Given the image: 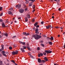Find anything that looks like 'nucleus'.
Here are the masks:
<instances>
[{
	"mask_svg": "<svg viewBox=\"0 0 65 65\" xmlns=\"http://www.w3.org/2000/svg\"><path fill=\"white\" fill-rule=\"evenodd\" d=\"M32 36L33 37H34V38H35V39H38V38H41V36H39L37 34L33 35H32Z\"/></svg>",
	"mask_w": 65,
	"mask_h": 65,
	"instance_id": "obj_1",
	"label": "nucleus"
},
{
	"mask_svg": "<svg viewBox=\"0 0 65 65\" xmlns=\"http://www.w3.org/2000/svg\"><path fill=\"white\" fill-rule=\"evenodd\" d=\"M29 1H31L30 3H29V6L30 7L31 6H32V3H33V2H35L36 0H28Z\"/></svg>",
	"mask_w": 65,
	"mask_h": 65,
	"instance_id": "obj_2",
	"label": "nucleus"
},
{
	"mask_svg": "<svg viewBox=\"0 0 65 65\" xmlns=\"http://www.w3.org/2000/svg\"><path fill=\"white\" fill-rule=\"evenodd\" d=\"M45 52H46V53H47V54H50V53H51L52 52V51H50V50H45Z\"/></svg>",
	"mask_w": 65,
	"mask_h": 65,
	"instance_id": "obj_3",
	"label": "nucleus"
},
{
	"mask_svg": "<svg viewBox=\"0 0 65 65\" xmlns=\"http://www.w3.org/2000/svg\"><path fill=\"white\" fill-rule=\"evenodd\" d=\"M1 46L2 48L0 49V52H1L3 50H4V45H2Z\"/></svg>",
	"mask_w": 65,
	"mask_h": 65,
	"instance_id": "obj_4",
	"label": "nucleus"
},
{
	"mask_svg": "<svg viewBox=\"0 0 65 65\" xmlns=\"http://www.w3.org/2000/svg\"><path fill=\"white\" fill-rule=\"evenodd\" d=\"M2 54L5 57H6V55L5 54V51H2Z\"/></svg>",
	"mask_w": 65,
	"mask_h": 65,
	"instance_id": "obj_5",
	"label": "nucleus"
},
{
	"mask_svg": "<svg viewBox=\"0 0 65 65\" xmlns=\"http://www.w3.org/2000/svg\"><path fill=\"white\" fill-rule=\"evenodd\" d=\"M19 11L20 12V13H23V12H24V9H20L19 10Z\"/></svg>",
	"mask_w": 65,
	"mask_h": 65,
	"instance_id": "obj_6",
	"label": "nucleus"
},
{
	"mask_svg": "<svg viewBox=\"0 0 65 65\" xmlns=\"http://www.w3.org/2000/svg\"><path fill=\"white\" fill-rule=\"evenodd\" d=\"M21 7V5L20 4L19 5H17L16 6V7H18V8H20Z\"/></svg>",
	"mask_w": 65,
	"mask_h": 65,
	"instance_id": "obj_7",
	"label": "nucleus"
},
{
	"mask_svg": "<svg viewBox=\"0 0 65 65\" xmlns=\"http://www.w3.org/2000/svg\"><path fill=\"white\" fill-rule=\"evenodd\" d=\"M19 43L21 44H23L24 45H26V44L25 42H23L20 41L19 42Z\"/></svg>",
	"mask_w": 65,
	"mask_h": 65,
	"instance_id": "obj_8",
	"label": "nucleus"
},
{
	"mask_svg": "<svg viewBox=\"0 0 65 65\" xmlns=\"http://www.w3.org/2000/svg\"><path fill=\"white\" fill-rule=\"evenodd\" d=\"M2 26L3 28H5V27H6V26H5V25L4 23L3 22H2Z\"/></svg>",
	"mask_w": 65,
	"mask_h": 65,
	"instance_id": "obj_9",
	"label": "nucleus"
},
{
	"mask_svg": "<svg viewBox=\"0 0 65 65\" xmlns=\"http://www.w3.org/2000/svg\"><path fill=\"white\" fill-rule=\"evenodd\" d=\"M20 50L22 51V52H23V53H24V52H25V50L23 49V48H20Z\"/></svg>",
	"mask_w": 65,
	"mask_h": 65,
	"instance_id": "obj_10",
	"label": "nucleus"
},
{
	"mask_svg": "<svg viewBox=\"0 0 65 65\" xmlns=\"http://www.w3.org/2000/svg\"><path fill=\"white\" fill-rule=\"evenodd\" d=\"M12 55H15L16 54V53H15V51L13 52H12Z\"/></svg>",
	"mask_w": 65,
	"mask_h": 65,
	"instance_id": "obj_11",
	"label": "nucleus"
},
{
	"mask_svg": "<svg viewBox=\"0 0 65 65\" xmlns=\"http://www.w3.org/2000/svg\"><path fill=\"white\" fill-rule=\"evenodd\" d=\"M44 58L45 61H48V59H47V57H45Z\"/></svg>",
	"mask_w": 65,
	"mask_h": 65,
	"instance_id": "obj_12",
	"label": "nucleus"
},
{
	"mask_svg": "<svg viewBox=\"0 0 65 65\" xmlns=\"http://www.w3.org/2000/svg\"><path fill=\"white\" fill-rule=\"evenodd\" d=\"M27 48L28 49V50L29 51H31V49H30V47L28 46H27Z\"/></svg>",
	"mask_w": 65,
	"mask_h": 65,
	"instance_id": "obj_13",
	"label": "nucleus"
},
{
	"mask_svg": "<svg viewBox=\"0 0 65 65\" xmlns=\"http://www.w3.org/2000/svg\"><path fill=\"white\" fill-rule=\"evenodd\" d=\"M38 62H39V63H40V62H41V60L40 58H39L38 59Z\"/></svg>",
	"mask_w": 65,
	"mask_h": 65,
	"instance_id": "obj_14",
	"label": "nucleus"
},
{
	"mask_svg": "<svg viewBox=\"0 0 65 65\" xmlns=\"http://www.w3.org/2000/svg\"><path fill=\"white\" fill-rule=\"evenodd\" d=\"M49 39H51V40H54V38H53V37H51V38H49Z\"/></svg>",
	"mask_w": 65,
	"mask_h": 65,
	"instance_id": "obj_15",
	"label": "nucleus"
},
{
	"mask_svg": "<svg viewBox=\"0 0 65 65\" xmlns=\"http://www.w3.org/2000/svg\"><path fill=\"white\" fill-rule=\"evenodd\" d=\"M38 24V23L37 22H36L35 24H34V26H36Z\"/></svg>",
	"mask_w": 65,
	"mask_h": 65,
	"instance_id": "obj_16",
	"label": "nucleus"
},
{
	"mask_svg": "<svg viewBox=\"0 0 65 65\" xmlns=\"http://www.w3.org/2000/svg\"><path fill=\"white\" fill-rule=\"evenodd\" d=\"M25 20L26 22H28V18L27 17H25Z\"/></svg>",
	"mask_w": 65,
	"mask_h": 65,
	"instance_id": "obj_17",
	"label": "nucleus"
},
{
	"mask_svg": "<svg viewBox=\"0 0 65 65\" xmlns=\"http://www.w3.org/2000/svg\"><path fill=\"white\" fill-rule=\"evenodd\" d=\"M8 13L9 14H12V12H11L10 11H9L8 12Z\"/></svg>",
	"mask_w": 65,
	"mask_h": 65,
	"instance_id": "obj_18",
	"label": "nucleus"
},
{
	"mask_svg": "<svg viewBox=\"0 0 65 65\" xmlns=\"http://www.w3.org/2000/svg\"><path fill=\"white\" fill-rule=\"evenodd\" d=\"M49 43L50 45H52V44H53V43L51 42H49Z\"/></svg>",
	"mask_w": 65,
	"mask_h": 65,
	"instance_id": "obj_19",
	"label": "nucleus"
},
{
	"mask_svg": "<svg viewBox=\"0 0 65 65\" xmlns=\"http://www.w3.org/2000/svg\"><path fill=\"white\" fill-rule=\"evenodd\" d=\"M10 10H13V8H11L10 9H9Z\"/></svg>",
	"mask_w": 65,
	"mask_h": 65,
	"instance_id": "obj_20",
	"label": "nucleus"
},
{
	"mask_svg": "<svg viewBox=\"0 0 65 65\" xmlns=\"http://www.w3.org/2000/svg\"><path fill=\"white\" fill-rule=\"evenodd\" d=\"M19 51H15V53H16V54H17L18 53V52Z\"/></svg>",
	"mask_w": 65,
	"mask_h": 65,
	"instance_id": "obj_21",
	"label": "nucleus"
},
{
	"mask_svg": "<svg viewBox=\"0 0 65 65\" xmlns=\"http://www.w3.org/2000/svg\"><path fill=\"white\" fill-rule=\"evenodd\" d=\"M0 11L2 10V7H0Z\"/></svg>",
	"mask_w": 65,
	"mask_h": 65,
	"instance_id": "obj_22",
	"label": "nucleus"
},
{
	"mask_svg": "<svg viewBox=\"0 0 65 65\" xmlns=\"http://www.w3.org/2000/svg\"><path fill=\"white\" fill-rule=\"evenodd\" d=\"M2 65V61H0V65Z\"/></svg>",
	"mask_w": 65,
	"mask_h": 65,
	"instance_id": "obj_23",
	"label": "nucleus"
},
{
	"mask_svg": "<svg viewBox=\"0 0 65 65\" xmlns=\"http://www.w3.org/2000/svg\"><path fill=\"white\" fill-rule=\"evenodd\" d=\"M9 48L10 50H11L12 49V47L11 46H10L9 47Z\"/></svg>",
	"mask_w": 65,
	"mask_h": 65,
	"instance_id": "obj_24",
	"label": "nucleus"
},
{
	"mask_svg": "<svg viewBox=\"0 0 65 65\" xmlns=\"http://www.w3.org/2000/svg\"><path fill=\"white\" fill-rule=\"evenodd\" d=\"M11 61V62H12L13 63H14V64L15 63V62H14V61L13 60H12Z\"/></svg>",
	"mask_w": 65,
	"mask_h": 65,
	"instance_id": "obj_25",
	"label": "nucleus"
},
{
	"mask_svg": "<svg viewBox=\"0 0 65 65\" xmlns=\"http://www.w3.org/2000/svg\"><path fill=\"white\" fill-rule=\"evenodd\" d=\"M4 35H5V36H6V37H7V36H8V35L7 33L4 34Z\"/></svg>",
	"mask_w": 65,
	"mask_h": 65,
	"instance_id": "obj_26",
	"label": "nucleus"
},
{
	"mask_svg": "<svg viewBox=\"0 0 65 65\" xmlns=\"http://www.w3.org/2000/svg\"><path fill=\"white\" fill-rule=\"evenodd\" d=\"M29 1H26L25 3H26V4H28V3H29Z\"/></svg>",
	"mask_w": 65,
	"mask_h": 65,
	"instance_id": "obj_27",
	"label": "nucleus"
},
{
	"mask_svg": "<svg viewBox=\"0 0 65 65\" xmlns=\"http://www.w3.org/2000/svg\"><path fill=\"white\" fill-rule=\"evenodd\" d=\"M23 47H24L23 48V49H25L26 48V47L25 46H23Z\"/></svg>",
	"mask_w": 65,
	"mask_h": 65,
	"instance_id": "obj_28",
	"label": "nucleus"
},
{
	"mask_svg": "<svg viewBox=\"0 0 65 65\" xmlns=\"http://www.w3.org/2000/svg\"><path fill=\"white\" fill-rule=\"evenodd\" d=\"M40 55L41 56H43V54L42 53H41L40 54Z\"/></svg>",
	"mask_w": 65,
	"mask_h": 65,
	"instance_id": "obj_29",
	"label": "nucleus"
},
{
	"mask_svg": "<svg viewBox=\"0 0 65 65\" xmlns=\"http://www.w3.org/2000/svg\"><path fill=\"white\" fill-rule=\"evenodd\" d=\"M35 30L36 31H38V28H36V29Z\"/></svg>",
	"mask_w": 65,
	"mask_h": 65,
	"instance_id": "obj_30",
	"label": "nucleus"
},
{
	"mask_svg": "<svg viewBox=\"0 0 65 65\" xmlns=\"http://www.w3.org/2000/svg\"><path fill=\"white\" fill-rule=\"evenodd\" d=\"M37 50L38 51H39V50H40V48L39 47H38L37 48Z\"/></svg>",
	"mask_w": 65,
	"mask_h": 65,
	"instance_id": "obj_31",
	"label": "nucleus"
},
{
	"mask_svg": "<svg viewBox=\"0 0 65 65\" xmlns=\"http://www.w3.org/2000/svg\"><path fill=\"white\" fill-rule=\"evenodd\" d=\"M35 33L36 34H38L39 33V31H36Z\"/></svg>",
	"mask_w": 65,
	"mask_h": 65,
	"instance_id": "obj_32",
	"label": "nucleus"
},
{
	"mask_svg": "<svg viewBox=\"0 0 65 65\" xmlns=\"http://www.w3.org/2000/svg\"><path fill=\"white\" fill-rule=\"evenodd\" d=\"M46 29H49V27L48 26V25L47 26H46Z\"/></svg>",
	"mask_w": 65,
	"mask_h": 65,
	"instance_id": "obj_33",
	"label": "nucleus"
},
{
	"mask_svg": "<svg viewBox=\"0 0 65 65\" xmlns=\"http://www.w3.org/2000/svg\"><path fill=\"white\" fill-rule=\"evenodd\" d=\"M41 45H42V46L43 47H44V44H41Z\"/></svg>",
	"mask_w": 65,
	"mask_h": 65,
	"instance_id": "obj_34",
	"label": "nucleus"
},
{
	"mask_svg": "<svg viewBox=\"0 0 65 65\" xmlns=\"http://www.w3.org/2000/svg\"><path fill=\"white\" fill-rule=\"evenodd\" d=\"M27 18H30V15H27Z\"/></svg>",
	"mask_w": 65,
	"mask_h": 65,
	"instance_id": "obj_35",
	"label": "nucleus"
},
{
	"mask_svg": "<svg viewBox=\"0 0 65 65\" xmlns=\"http://www.w3.org/2000/svg\"><path fill=\"white\" fill-rule=\"evenodd\" d=\"M35 6H34V5L33 6V9H35Z\"/></svg>",
	"mask_w": 65,
	"mask_h": 65,
	"instance_id": "obj_36",
	"label": "nucleus"
},
{
	"mask_svg": "<svg viewBox=\"0 0 65 65\" xmlns=\"http://www.w3.org/2000/svg\"><path fill=\"white\" fill-rule=\"evenodd\" d=\"M24 6L25 8H27V6H26L25 5H24Z\"/></svg>",
	"mask_w": 65,
	"mask_h": 65,
	"instance_id": "obj_37",
	"label": "nucleus"
},
{
	"mask_svg": "<svg viewBox=\"0 0 65 65\" xmlns=\"http://www.w3.org/2000/svg\"><path fill=\"white\" fill-rule=\"evenodd\" d=\"M26 33H27L26 32H23V35H25L26 34Z\"/></svg>",
	"mask_w": 65,
	"mask_h": 65,
	"instance_id": "obj_38",
	"label": "nucleus"
},
{
	"mask_svg": "<svg viewBox=\"0 0 65 65\" xmlns=\"http://www.w3.org/2000/svg\"><path fill=\"white\" fill-rule=\"evenodd\" d=\"M2 15H3V13L2 12L1 13V14H0V16H2Z\"/></svg>",
	"mask_w": 65,
	"mask_h": 65,
	"instance_id": "obj_39",
	"label": "nucleus"
},
{
	"mask_svg": "<svg viewBox=\"0 0 65 65\" xmlns=\"http://www.w3.org/2000/svg\"><path fill=\"white\" fill-rule=\"evenodd\" d=\"M25 11H27V10H28V8H26L25 9Z\"/></svg>",
	"mask_w": 65,
	"mask_h": 65,
	"instance_id": "obj_40",
	"label": "nucleus"
},
{
	"mask_svg": "<svg viewBox=\"0 0 65 65\" xmlns=\"http://www.w3.org/2000/svg\"><path fill=\"white\" fill-rule=\"evenodd\" d=\"M59 2H60V0H58L56 2H57V3H59Z\"/></svg>",
	"mask_w": 65,
	"mask_h": 65,
	"instance_id": "obj_41",
	"label": "nucleus"
},
{
	"mask_svg": "<svg viewBox=\"0 0 65 65\" xmlns=\"http://www.w3.org/2000/svg\"><path fill=\"white\" fill-rule=\"evenodd\" d=\"M31 58H32V59H34V57H33V56H31Z\"/></svg>",
	"mask_w": 65,
	"mask_h": 65,
	"instance_id": "obj_42",
	"label": "nucleus"
},
{
	"mask_svg": "<svg viewBox=\"0 0 65 65\" xmlns=\"http://www.w3.org/2000/svg\"><path fill=\"white\" fill-rule=\"evenodd\" d=\"M48 26L49 27V28H51V26L50 25H48Z\"/></svg>",
	"mask_w": 65,
	"mask_h": 65,
	"instance_id": "obj_43",
	"label": "nucleus"
},
{
	"mask_svg": "<svg viewBox=\"0 0 65 65\" xmlns=\"http://www.w3.org/2000/svg\"><path fill=\"white\" fill-rule=\"evenodd\" d=\"M0 22H2L3 20L2 19H0Z\"/></svg>",
	"mask_w": 65,
	"mask_h": 65,
	"instance_id": "obj_44",
	"label": "nucleus"
},
{
	"mask_svg": "<svg viewBox=\"0 0 65 65\" xmlns=\"http://www.w3.org/2000/svg\"><path fill=\"white\" fill-rule=\"evenodd\" d=\"M15 37H16V36H15L12 37V38H15Z\"/></svg>",
	"mask_w": 65,
	"mask_h": 65,
	"instance_id": "obj_45",
	"label": "nucleus"
},
{
	"mask_svg": "<svg viewBox=\"0 0 65 65\" xmlns=\"http://www.w3.org/2000/svg\"><path fill=\"white\" fill-rule=\"evenodd\" d=\"M33 29H34V31L35 30H36L35 27H34L33 28Z\"/></svg>",
	"mask_w": 65,
	"mask_h": 65,
	"instance_id": "obj_46",
	"label": "nucleus"
},
{
	"mask_svg": "<svg viewBox=\"0 0 65 65\" xmlns=\"http://www.w3.org/2000/svg\"><path fill=\"white\" fill-rule=\"evenodd\" d=\"M43 54H44V55H46V53H43Z\"/></svg>",
	"mask_w": 65,
	"mask_h": 65,
	"instance_id": "obj_47",
	"label": "nucleus"
},
{
	"mask_svg": "<svg viewBox=\"0 0 65 65\" xmlns=\"http://www.w3.org/2000/svg\"><path fill=\"white\" fill-rule=\"evenodd\" d=\"M39 25H38L36 26V28H39Z\"/></svg>",
	"mask_w": 65,
	"mask_h": 65,
	"instance_id": "obj_48",
	"label": "nucleus"
},
{
	"mask_svg": "<svg viewBox=\"0 0 65 65\" xmlns=\"http://www.w3.org/2000/svg\"><path fill=\"white\" fill-rule=\"evenodd\" d=\"M40 54H39L38 55V57H40Z\"/></svg>",
	"mask_w": 65,
	"mask_h": 65,
	"instance_id": "obj_49",
	"label": "nucleus"
},
{
	"mask_svg": "<svg viewBox=\"0 0 65 65\" xmlns=\"http://www.w3.org/2000/svg\"><path fill=\"white\" fill-rule=\"evenodd\" d=\"M28 35H29V34L27 33V34L25 35L26 36H28Z\"/></svg>",
	"mask_w": 65,
	"mask_h": 65,
	"instance_id": "obj_50",
	"label": "nucleus"
},
{
	"mask_svg": "<svg viewBox=\"0 0 65 65\" xmlns=\"http://www.w3.org/2000/svg\"><path fill=\"white\" fill-rule=\"evenodd\" d=\"M32 22H34V21H35V19H33L32 20Z\"/></svg>",
	"mask_w": 65,
	"mask_h": 65,
	"instance_id": "obj_51",
	"label": "nucleus"
},
{
	"mask_svg": "<svg viewBox=\"0 0 65 65\" xmlns=\"http://www.w3.org/2000/svg\"><path fill=\"white\" fill-rule=\"evenodd\" d=\"M42 62H43V63H44V62H45V61L44 60H42Z\"/></svg>",
	"mask_w": 65,
	"mask_h": 65,
	"instance_id": "obj_52",
	"label": "nucleus"
},
{
	"mask_svg": "<svg viewBox=\"0 0 65 65\" xmlns=\"http://www.w3.org/2000/svg\"><path fill=\"white\" fill-rule=\"evenodd\" d=\"M59 3H57V4L58 5H59L60 6V4H59Z\"/></svg>",
	"mask_w": 65,
	"mask_h": 65,
	"instance_id": "obj_53",
	"label": "nucleus"
},
{
	"mask_svg": "<svg viewBox=\"0 0 65 65\" xmlns=\"http://www.w3.org/2000/svg\"><path fill=\"white\" fill-rule=\"evenodd\" d=\"M41 24H43V21L41 22Z\"/></svg>",
	"mask_w": 65,
	"mask_h": 65,
	"instance_id": "obj_54",
	"label": "nucleus"
},
{
	"mask_svg": "<svg viewBox=\"0 0 65 65\" xmlns=\"http://www.w3.org/2000/svg\"><path fill=\"white\" fill-rule=\"evenodd\" d=\"M63 47H64V48H65V43H64V45H63Z\"/></svg>",
	"mask_w": 65,
	"mask_h": 65,
	"instance_id": "obj_55",
	"label": "nucleus"
},
{
	"mask_svg": "<svg viewBox=\"0 0 65 65\" xmlns=\"http://www.w3.org/2000/svg\"><path fill=\"white\" fill-rule=\"evenodd\" d=\"M61 8H59V9H58V10L59 11H61Z\"/></svg>",
	"mask_w": 65,
	"mask_h": 65,
	"instance_id": "obj_56",
	"label": "nucleus"
},
{
	"mask_svg": "<svg viewBox=\"0 0 65 65\" xmlns=\"http://www.w3.org/2000/svg\"><path fill=\"white\" fill-rule=\"evenodd\" d=\"M35 9H34L32 11V12H34V11H35Z\"/></svg>",
	"mask_w": 65,
	"mask_h": 65,
	"instance_id": "obj_57",
	"label": "nucleus"
},
{
	"mask_svg": "<svg viewBox=\"0 0 65 65\" xmlns=\"http://www.w3.org/2000/svg\"><path fill=\"white\" fill-rule=\"evenodd\" d=\"M21 19V17L18 18V20H20V19Z\"/></svg>",
	"mask_w": 65,
	"mask_h": 65,
	"instance_id": "obj_58",
	"label": "nucleus"
},
{
	"mask_svg": "<svg viewBox=\"0 0 65 65\" xmlns=\"http://www.w3.org/2000/svg\"><path fill=\"white\" fill-rule=\"evenodd\" d=\"M55 28H56L57 29L58 28H59V27H58V26H57L55 27Z\"/></svg>",
	"mask_w": 65,
	"mask_h": 65,
	"instance_id": "obj_59",
	"label": "nucleus"
},
{
	"mask_svg": "<svg viewBox=\"0 0 65 65\" xmlns=\"http://www.w3.org/2000/svg\"><path fill=\"white\" fill-rule=\"evenodd\" d=\"M0 57H2V54L0 53Z\"/></svg>",
	"mask_w": 65,
	"mask_h": 65,
	"instance_id": "obj_60",
	"label": "nucleus"
},
{
	"mask_svg": "<svg viewBox=\"0 0 65 65\" xmlns=\"http://www.w3.org/2000/svg\"><path fill=\"white\" fill-rule=\"evenodd\" d=\"M23 39H26V37H23Z\"/></svg>",
	"mask_w": 65,
	"mask_h": 65,
	"instance_id": "obj_61",
	"label": "nucleus"
},
{
	"mask_svg": "<svg viewBox=\"0 0 65 65\" xmlns=\"http://www.w3.org/2000/svg\"><path fill=\"white\" fill-rule=\"evenodd\" d=\"M14 64H15V65H18V64L16 63H14Z\"/></svg>",
	"mask_w": 65,
	"mask_h": 65,
	"instance_id": "obj_62",
	"label": "nucleus"
},
{
	"mask_svg": "<svg viewBox=\"0 0 65 65\" xmlns=\"http://www.w3.org/2000/svg\"><path fill=\"white\" fill-rule=\"evenodd\" d=\"M60 29H63V27H60Z\"/></svg>",
	"mask_w": 65,
	"mask_h": 65,
	"instance_id": "obj_63",
	"label": "nucleus"
},
{
	"mask_svg": "<svg viewBox=\"0 0 65 65\" xmlns=\"http://www.w3.org/2000/svg\"><path fill=\"white\" fill-rule=\"evenodd\" d=\"M54 65H57V64L56 63H54Z\"/></svg>",
	"mask_w": 65,
	"mask_h": 65,
	"instance_id": "obj_64",
	"label": "nucleus"
}]
</instances>
